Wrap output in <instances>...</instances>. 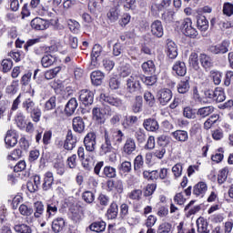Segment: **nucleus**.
Instances as JSON below:
<instances>
[{
    "instance_id": "052dcab7",
    "label": "nucleus",
    "mask_w": 233,
    "mask_h": 233,
    "mask_svg": "<svg viewBox=\"0 0 233 233\" xmlns=\"http://www.w3.org/2000/svg\"><path fill=\"white\" fill-rule=\"evenodd\" d=\"M144 99L149 106H152L156 104V97L154 96V95H152V93H150V91L145 92Z\"/></svg>"
},
{
    "instance_id": "a211bd4d",
    "label": "nucleus",
    "mask_w": 233,
    "mask_h": 233,
    "mask_svg": "<svg viewBox=\"0 0 233 233\" xmlns=\"http://www.w3.org/2000/svg\"><path fill=\"white\" fill-rule=\"evenodd\" d=\"M207 190H208V187L207 186V183L198 182L197 185H195L193 188V194L194 196H200V198H203V196L207 194Z\"/></svg>"
},
{
    "instance_id": "5fc2aeb1",
    "label": "nucleus",
    "mask_w": 233,
    "mask_h": 233,
    "mask_svg": "<svg viewBox=\"0 0 233 233\" xmlns=\"http://www.w3.org/2000/svg\"><path fill=\"white\" fill-rule=\"evenodd\" d=\"M17 86H18L17 82L15 81L12 82L10 86H6V89H5L6 94L10 96V97H12V96H15V94H17Z\"/></svg>"
},
{
    "instance_id": "473e14b6",
    "label": "nucleus",
    "mask_w": 233,
    "mask_h": 233,
    "mask_svg": "<svg viewBox=\"0 0 233 233\" xmlns=\"http://www.w3.org/2000/svg\"><path fill=\"white\" fill-rule=\"evenodd\" d=\"M142 70L145 74H149L150 76H154L156 74V65L154 61L148 60L142 64Z\"/></svg>"
},
{
    "instance_id": "f704fd0d",
    "label": "nucleus",
    "mask_w": 233,
    "mask_h": 233,
    "mask_svg": "<svg viewBox=\"0 0 233 233\" xmlns=\"http://www.w3.org/2000/svg\"><path fill=\"white\" fill-rule=\"evenodd\" d=\"M114 150H117L116 147H114L110 143L104 140L100 147V154L101 156H106V154H112Z\"/></svg>"
},
{
    "instance_id": "49530a36",
    "label": "nucleus",
    "mask_w": 233,
    "mask_h": 233,
    "mask_svg": "<svg viewBox=\"0 0 233 233\" xmlns=\"http://www.w3.org/2000/svg\"><path fill=\"white\" fill-rule=\"evenodd\" d=\"M228 167H224L219 171L218 177V183L219 185H223L225 181H227V177H228Z\"/></svg>"
},
{
    "instance_id": "680f3d73",
    "label": "nucleus",
    "mask_w": 233,
    "mask_h": 233,
    "mask_svg": "<svg viewBox=\"0 0 233 233\" xmlns=\"http://www.w3.org/2000/svg\"><path fill=\"white\" fill-rule=\"evenodd\" d=\"M33 121L35 123H39V121L41 120V109L36 107L35 109H33L31 112H29Z\"/></svg>"
},
{
    "instance_id": "f257e3e1",
    "label": "nucleus",
    "mask_w": 233,
    "mask_h": 233,
    "mask_svg": "<svg viewBox=\"0 0 233 233\" xmlns=\"http://www.w3.org/2000/svg\"><path fill=\"white\" fill-rule=\"evenodd\" d=\"M103 137L104 141L109 143L110 145H112V147L118 149L121 143H123L125 134L120 129L115 131H108L105 129Z\"/></svg>"
},
{
    "instance_id": "4468645a",
    "label": "nucleus",
    "mask_w": 233,
    "mask_h": 233,
    "mask_svg": "<svg viewBox=\"0 0 233 233\" xmlns=\"http://www.w3.org/2000/svg\"><path fill=\"white\" fill-rule=\"evenodd\" d=\"M103 52V47H101L99 45H95L92 53H91V64L90 68H94L95 66H97V57L101 56V53Z\"/></svg>"
},
{
    "instance_id": "f8f14e48",
    "label": "nucleus",
    "mask_w": 233,
    "mask_h": 233,
    "mask_svg": "<svg viewBox=\"0 0 233 233\" xmlns=\"http://www.w3.org/2000/svg\"><path fill=\"white\" fill-rule=\"evenodd\" d=\"M160 105H167L172 99V91L168 88L160 89L157 93Z\"/></svg>"
},
{
    "instance_id": "79ce46f5",
    "label": "nucleus",
    "mask_w": 233,
    "mask_h": 233,
    "mask_svg": "<svg viewBox=\"0 0 233 233\" xmlns=\"http://www.w3.org/2000/svg\"><path fill=\"white\" fill-rule=\"evenodd\" d=\"M143 108V97L141 96H136L135 103L133 104L132 110L135 114H139Z\"/></svg>"
},
{
    "instance_id": "412c9836",
    "label": "nucleus",
    "mask_w": 233,
    "mask_h": 233,
    "mask_svg": "<svg viewBox=\"0 0 233 233\" xmlns=\"http://www.w3.org/2000/svg\"><path fill=\"white\" fill-rule=\"evenodd\" d=\"M52 185H54V174L52 172H46L44 177L42 188L46 191L51 190Z\"/></svg>"
},
{
    "instance_id": "c9c22d12",
    "label": "nucleus",
    "mask_w": 233,
    "mask_h": 233,
    "mask_svg": "<svg viewBox=\"0 0 233 233\" xmlns=\"http://www.w3.org/2000/svg\"><path fill=\"white\" fill-rule=\"evenodd\" d=\"M89 228L93 232H104V230L106 228V223L105 221L93 222L89 226Z\"/></svg>"
},
{
    "instance_id": "864d4df0",
    "label": "nucleus",
    "mask_w": 233,
    "mask_h": 233,
    "mask_svg": "<svg viewBox=\"0 0 233 233\" xmlns=\"http://www.w3.org/2000/svg\"><path fill=\"white\" fill-rule=\"evenodd\" d=\"M144 165H145V161L143 160V156L141 155L137 156L134 160V170L140 171L141 168H143Z\"/></svg>"
},
{
    "instance_id": "2eb2a0df",
    "label": "nucleus",
    "mask_w": 233,
    "mask_h": 233,
    "mask_svg": "<svg viewBox=\"0 0 233 233\" xmlns=\"http://www.w3.org/2000/svg\"><path fill=\"white\" fill-rule=\"evenodd\" d=\"M123 152L127 156H132V154L136 152V140H134V138L132 137L127 138L123 147Z\"/></svg>"
},
{
    "instance_id": "1a4fd4ad",
    "label": "nucleus",
    "mask_w": 233,
    "mask_h": 233,
    "mask_svg": "<svg viewBox=\"0 0 233 233\" xmlns=\"http://www.w3.org/2000/svg\"><path fill=\"white\" fill-rule=\"evenodd\" d=\"M228 46H230V42L224 40L221 44L211 46L209 51L211 54H227L228 52Z\"/></svg>"
},
{
    "instance_id": "7ed1b4c3",
    "label": "nucleus",
    "mask_w": 233,
    "mask_h": 233,
    "mask_svg": "<svg viewBox=\"0 0 233 233\" xmlns=\"http://www.w3.org/2000/svg\"><path fill=\"white\" fill-rule=\"evenodd\" d=\"M110 107L108 106H103L101 107L95 106L92 110L93 119L96 121L98 125H105V116L108 114Z\"/></svg>"
},
{
    "instance_id": "e433bc0d",
    "label": "nucleus",
    "mask_w": 233,
    "mask_h": 233,
    "mask_svg": "<svg viewBox=\"0 0 233 233\" xmlns=\"http://www.w3.org/2000/svg\"><path fill=\"white\" fill-rule=\"evenodd\" d=\"M197 25H198V28L202 32H207V30H208V20H207V17L203 15L198 16Z\"/></svg>"
},
{
    "instance_id": "a19ab883",
    "label": "nucleus",
    "mask_w": 233,
    "mask_h": 233,
    "mask_svg": "<svg viewBox=\"0 0 233 233\" xmlns=\"http://www.w3.org/2000/svg\"><path fill=\"white\" fill-rule=\"evenodd\" d=\"M213 99L217 101V103H223V101L227 99V96H225V91H223L221 87H217L215 89V95Z\"/></svg>"
},
{
    "instance_id": "13d9d810",
    "label": "nucleus",
    "mask_w": 233,
    "mask_h": 233,
    "mask_svg": "<svg viewBox=\"0 0 233 233\" xmlns=\"http://www.w3.org/2000/svg\"><path fill=\"white\" fill-rule=\"evenodd\" d=\"M58 72H61V67H55L45 73V77L47 80L54 79L57 76Z\"/></svg>"
},
{
    "instance_id": "6e6552de",
    "label": "nucleus",
    "mask_w": 233,
    "mask_h": 233,
    "mask_svg": "<svg viewBox=\"0 0 233 233\" xmlns=\"http://www.w3.org/2000/svg\"><path fill=\"white\" fill-rule=\"evenodd\" d=\"M19 212L22 216H25V221L28 225H32V223H34V217L32 216V214H34V208L22 204L19 207Z\"/></svg>"
},
{
    "instance_id": "39448f33",
    "label": "nucleus",
    "mask_w": 233,
    "mask_h": 233,
    "mask_svg": "<svg viewBox=\"0 0 233 233\" xmlns=\"http://www.w3.org/2000/svg\"><path fill=\"white\" fill-rule=\"evenodd\" d=\"M182 31L187 37L196 39L198 37V30L192 26V19L185 18L182 22Z\"/></svg>"
},
{
    "instance_id": "9b49d317",
    "label": "nucleus",
    "mask_w": 233,
    "mask_h": 233,
    "mask_svg": "<svg viewBox=\"0 0 233 233\" xmlns=\"http://www.w3.org/2000/svg\"><path fill=\"white\" fill-rule=\"evenodd\" d=\"M30 25L33 30H46V28L50 26V25H48V22L41 17L34 18L31 21Z\"/></svg>"
},
{
    "instance_id": "cd10ccee",
    "label": "nucleus",
    "mask_w": 233,
    "mask_h": 233,
    "mask_svg": "<svg viewBox=\"0 0 233 233\" xmlns=\"http://www.w3.org/2000/svg\"><path fill=\"white\" fill-rule=\"evenodd\" d=\"M65 228V219L63 218H56L52 222V230L55 233H59Z\"/></svg>"
},
{
    "instance_id": "f3484780",
    "label": "nucleus",
    "mask_w": 233,
    "mask_h": 233,
    "mask_svg": "<svg viewBox=\"0 0 233 233\" xmlns=\"http://www.w3.org/2000/svg\"><path fill=\"white\" fill-rule=\"evenodd\" d=\"M77 106H79V104L77 103V99L76 97H72L67 102L65 107V112L66 116H72L77 109Z\"/></svg>"
},
{
    "instance_id": "58836bf2",
    "label": "nucleus",
    "mask_w": 233,
    "mask_h": 233,
    "mask_svg": "<svg viewBox=\"0 0 233 233\" xmlns=\"http://www.w3.org/2000/svg\"><path fill=\"white\" fill-rule=\"evenodd\" d=\"M22 106L27 114H30L31 111H33L37 106H35V102L32 100V98H27L22 103Z\"/></svg>"
},
{
    "instance_id": "4d7b16f0",
    "label": "nucleus",
    "mask_w": 233,
    "mask_h": 233,
    "mask_svg": "<svg viewBox=\"0 0 233 233\" xmlns=\"http://www.w3.org/2000/svg\"><path fill=\"white\" fill-rule=\"evenodd\" d=\"M170 230H172V224L163 222L158 226L157 233H170Z\"/></svg>"
},
{
    "instance_id": "e2e57ef3",
    "label": "nucleus",
    "mask_w": 233,
    "mask_h": 233,
    "mask_svg": "<svg viewBox=\"0 0 233 233\" xmlns=\"http://www.w3.org/2000/svg\"><path fill=\"white\" fill-rule=\"evenodd\" d=\"M57 99L56 96H51L45 104V110H54L56 108V102Z\"/></svg>"
},
{
    "instance_id": "ea45409f",
    "label": "nucleus",
    "mask_w": 233,
    "mask_h": 233,
    "mask_svg": "<svg viewBox=\"0 0 233 233\" xmlns=\"http://www.w3.org/2000/svg\"><path fill=\"white\" fill-rule=\"evenodd\" d=\"M189 66L194 68V70H199V58L197 53H191L188 59Z\"/></svg>"
},
{
    "instance_id": "4be33fe9",
    "label": "nucleus",
    "mask_w": 233,
    "mask_h": 233,
    "mask_svg": "<svg viewBox=\"0 0 233 233\" xmlns=\"http://www.w3.org/2000/svg\"><path fill=\"white\" fill-rule=\"evenodd\" d=\"M105 79V73L97 70L91 73V82L96 86H99Z\"/></svg>"
},
{
    "instance_id": "37998d69",
    "label": "nucleus",
    "mask_w": 233,
    "mask_h": 233,
    "mask_svg": "<svg viewBox=\"0 0 233 233\" xmlns=\"http://www.w3.org/2000/svg\"><path fill=\"white\" fill-rule=\"evenodd\" d=\"M103 175L109 179H112L117 176L116 167L106 166L103 169Z\"/></svg>"
},
{
    "instance_id": "c03bdc74",
    "label": "nucleus",
    "mask_w": 233,
    "mask_h": 233,
    "mask_svg": "<svg viewBox=\"0 0 233 233\" xmlns=\"http://www.w3.org/2000/svg\"><path fill=\"white\" fill-rule=\"evenodd\" d=\"M117 212H118L117 204L112 203L109 208L107 209L108 219H116L117 218Z\"/></svg>"
},
{
    "instance_id": "aec40b11",
    "label": "nucleus",
    "mask_w": 233,
    "mask_h": 233,
    "mask_svg": "<svg viewBox=\"0 0 233 233\" xmlns=\"http://www.w3.org/2000/svg\"><path fill=\"white\" fill-rule=\"evenodd\" d=\"M215 110L216 108L214 107V106L200 107L197 111V116H198V117H202L203 119H205V117H208V116L214 114Z\"/></svg>"
},
{
    "instance_id": "09e8293b",
    "label": "nucleus",
    "mask_w": 233,
    "mask_h": 233,
    "mask_svg": "<svg viewBox=\"0 0 233 233\" xmlns=\"http://www.w3.org/2000/svg\"><path fill=\"white\" fill-rule=\"evenodd\" d=\"M201 92V88H199L198 86H193L192 88V97L196 103H203V98L201 97V95L199 94Z\"/></svg>"
},
{
    "instance_id": "0e129e2a",
    "label": "nucleus",
    "mask_w": 233,
    "mask_h": 233,
    "mask_svg": "<svg viewBox=\"0 0 233 233\" xmlns=\"http://www.w3.org/2000/svg\"><path fill=\"white\" fill-rule=\"evenodd\" d=\"M82 198L86 203H94V199H96V196L92 191H85Z\"/></svg>"
},
{
    "instance_id": "774afa93",
    "label": "nucleus",
    "mask_w": 233,
    "mask_h": 233,
    "mask_svg": "<svg viewBox=\"0 0 233 233\" xmlns=\"http://www.w3.org/2000/svg\"><path fill=\"white\" fill-rule=\"evenodd\" d=\"M175 15L176 13L174 11L169 10L162 15V19L167 23H172V21H174Z\"/></svg>"
},
{
    "instance_id": "6ab92c4d",
    "label": "nucleus",
    "mask_w": 233,
    "mask_h": 233,
    "mask_svg": "<svg viewBox=\"0 0 233 233\" xmlns=\"http://www.w3.org/2000/svg\"><path fill=\"white\" fill-rule=\"evenodd\" d=\"M167 56L169 59H176L177 57V46L173 41L167 44Z\"/></svg>"
},
{
    "instance_id": "338daca9",
    "label": "nucleus",
    "mask_w": 233,
    "mask_h": 233,
    "mask_svg": "<svg viewBox=\"0 0 233 233\" xmlns=\"http://www.w3.org/2000/svg\"><path fill=\"white\" fill-rule=\"evenodd\" d=\"M223 14L224 15H228V17H230V15H233V4L225 3L223 5Z\"/></svg>"
},
{
    "instance_id": "2f4dec72",
    "label": "nucleus",
    "mask_w": 233,
    "mask_h": 233,
    "mask_svg": "<svg viewBox=\"0 0 233 233\" xmlns=\"http://www.w3.org/2000/svg\"><path fill=\"white\" fill-rule=\"evenodd\" d=\"M76 143H77V139L74 138L72 133H67L66 139L64 144V148L66 150H74V148H76Z\"/></svg>"
},
{
    "instance_id": "423d86ee",
    "label": "nucleus",
    "mask_w": 233,
    "mask_h": 233,
    "mask_svg": "<svg viewBox=\"0 0 233 233\" xmlns=\"http://www.w3.org/2000/svg\"><path fill=\"white\" fill-rule=\"evenodd\" d=\"M79 101L85 106H90L94 103V92L88 89H82L79 92Z\"/></svg>"
},
{
    "instance_id": "a878e982",
    "label": "nucleus",
    "mask_w": 233,
    "mask_h": 233,
    "mask_svg": "<svg viewBox=\"0 0 233 233\" xmlns=\"http://www.w3.org/2000/svg\"><path fill=\"white\" fill-rule=\"evenodd\" d=\"M219 114L211 115L203 124L204 130H210L213 125L219 121Z\"/></svg>"
},
{
    "instance_id": "4c0bfd02",
    "label": "nucleus",
    "mask_w": 233,
    "mask_h": 233,
    "mask_svg": "<svg viewBox=\"0 0 233 233\" xmlns=\"http://www.w3.org/2000/svg\"><path fill=\"white\" fill-rule=\"evenodd\" d=\"M55 62L56 57H54L52 55H46L41 59V64L44 68H48L49 66H52Z\"/></svg>"
},
{
    "instance_id": "c756f323",
    "label": "nucleus",
    "mask_w": 233,
    "mask_h": 233,
    "mask_svg": "<svg viewBox=\"0 0 233 233\" xmlns=\"http://www.w3.org/2000/svg\"><path fill=\"white\" fill-rule=\"evenodd\" d=\"M171 136L177 140L180 141V143H185L188 141V133L185 130H177L171 133Z\"/></svg>"
},
{
    "instance_id": "a18cd8bd",
    "label": "nucleus",
    "mask_w": 233,
    "mask_h": 233,
    "mask_svg": "<svg viewBox=\"0 0 233 233\" xmlns=\"http://www.w3.org/2000/svg\"><path fill=\"white\" fill-rule=\"evenodd\" d=\"M14 230L17 233H32V228L26 224H16Z\"/></svg>"
},
{
    "instance_id": "dca6fc26",
    "label": "nucleus",
    "mask_w": 233,
    "mask_h": 233,
    "mask_svg": "<svg viewBox=\"0 0 233 233\" xmlns=\"http://www.w3.org/2000/svg\"><path fill=\"white\" fill-rule=\"evenodd\" d=\"M73 130L78 134L85 132V121L81 116H76L73 118Z\"/></svg>"
},
{
    "instance_id": "393cba45",
    "label": "nucleus",
    "mask_w": 233,
    "mask_h": 233,
    "mask_svg": "<svg viewBox=\"0 0 233 233\" xmlns=\"http://www.w3.org/2000/svg\"><path fill=\"white\" fill-rule=\"evenodd\" d=\"M199 62H200V65L203 66V68H205V70H208V68H212V66H214V62L212 61V57L205 54H200Z\"/></svg>"
},
{
    "instance_id": "bf43d9fd",
    "label": "nucleus",
    "mask_w": 233,
    "mask_h": 233,
    "mask_svg": "<svg viewBox=\"0 0 233 233\" xmlns=\"http://www.w3.org/2000/svg\"><path fill=\"white\" fill-rule=\"evenodd\" d=\"M1 66L3 72H10V70H12V67L14 66V63L10 59H4L1 63Z\"/></svg>"
},
{
    "instance_id": "603ef678",
    "label": "nucleus",
    "mask_w": 233,
    "mask_h": 233,
    "mask_svg": "<svg viewBox=\"0 0 233 233\" xmlns=\"http://www.w3.org/2000/svg\"><path fill=\"white\" fill-rule=\"evenodd\" d=\"M57 214V206L56 204H47L46 206V218L50 219L53 216Z\"/></svg>"
},
{
    "instance_id": "3c124183",
    "label": "nucleus",
    "mask_w": 233,
    "mask_h": 233,
    "mask_svg": "<svg viewBox=\"0 0 233 233\" xmlns=\"http://www.w3.org/2000/svg\"><path fill=\"white\" fill-rule=\"evenodd\" d=\"M132 75V66L130 65H125L122 67H120L119 71V76L120 77H128V76Z\"/></svg>"
},
{
    "instance_id": "6e6d98bb",
    "label": "nucleus",
    "mask_w": 233,
    "mask_h": 233,
    "mask_svg": "<svg viewBox=\"0 0 233 233\" xmlns=\"http://www.w3.org/2000/svg\"><path fill=\"white\" fill-rule=\"evenodd\" d=\"M67 25L69 26V30H71L73 34H77L79 32V28H81V25L76 20L69 19Z\"/></svg>"
},
{
    "instance_id": "b1692460",
    "label": "nucleus",
    "mask_w": 233,
    "mask_h": 233,
    "mask_svg": "<svg viewBox=\"0 0 233 233\" xmlns=\"http://www.w3.org/2000/svg\"><path fill=\"white\" fill-rule=\"evenodd\" d=\"M5 143L6 147H15L17 145V137L15 136V133L14 131H7L5 137Z\"/></svg>"
},
{
    "instance_id": "bb28decb",
    "label": "nucleus",
    "mask_w": 233,
    "mask_h": 233,
    "mask_svg": "<svg viewBox=\"0 0 233 233\" xmlns=\"http://www.w3.org/2000/svg\"><path fill=\"white\" fill-rule=\"evenodd\" d=\"M119 13L120 11L117 6L111 7L106 14L109 23H116L119 19Z\"/></svg>"
},
{
    "instance_id": "f03ea898",
    "label": "nucleus",
    "mask_w": 233,
    "mask_h": 233,
    "mask_svg": "<svg viewBox=\"0 0 233 233\" xmlns=\"http://www.w3.org/2000/svg\"><path fill=\"white\" fill-rule=\"evenodd\" d=\"M143 75L139 73H132V75L127 80V90L129 94H136V92H141V81Z\"/></svg>"
},
{
    "instance_id": "de8ad7c7",
    "label": "nucleus",
    "mask_w": 233,
    "mask_h": 233,
    "mask_svg": "<svg viewBox=\"0 0 233 233\" xmlns=\"http://www.w3.org/2000/svg\"><path fill=\"white\" fill-rule=\"evenodd\" d=\"M15 122H16L18 128H20L21 130H23V128L26 127V119L25 117V115H23V113H18L16 115Z\"/></svg>"
},
{
    "instance_id": "ddd939ff",
    "label": "nucleus",
    "mask_w": 233,
    "mask_h": 233,
    "mask_svg": "<svg viewBox=\"0 0 233 233\" xmlns=\"http://www.w3.org/2000/svg\"><path fill=\"white\" fill-rule=\"evenodd\" d=\"M100 101L112 105V106H123V100H121V98L106 96L105 94L100 95Z\"/></svg>"
},
{
    "instance_id": "7c9ffc66",
    "label": "nucleus",
    "mask_w": 233,
    "mask_h": 233,
    "mask_svg": "<svg viewBox=\"0 0 233 233\" xmlns=\"http://www.w3.org/2000/svg\"><path fill=\"white\" fill-rule=\"evenodd\" d=\"M173 71L176 72L177 76H185L187 74V66L185 65V62L177 61L173 66Z\"/></svg>"
},
{
    "instance_id": "8fccbe9b",
    "label": "nucleus",
    "mask_w": 233,
    "mask_h": 233,
    "mask_svg": "<svg viewBox=\"0 0 233 233\" xmlns=\"http://www.w3.org/2000/svg\"><path fill=\"white\" fill-rule=\"evenodd\" d=\"M54 168L59 176H63L66 172L65 163L62 160H56L54 163Z\"/></svg>"
},
{
    "instance_id": "69168bd1",
    "label": "nucleus",
    "mask_w": 233,
    "mask_h": 233,
    "mask_svg": "<svg viewBox=\"0 0 233 233\" xmlns=\"http://www.w3.org/2000/svg\"><path fill=\"white\" fill-rule=\"evenodd\" d=\"M183 114L184 117H187V119H196V111H194L192 107H185Z\"/></svg>"
},
{
    "instance_id": "9d476101",
    "label": "nucleus",
    "mask_w": 233,
    "mask_h": 233,
    "mask_svg": "<svg viewBox=\"0 0 233 233\" xmlns=\"http://www.w3.org/2000/svg\"><path fill=\"white\" fill-rule=\"evenodd\" d=\"M143 127L147 132H159V122L155 118H147L143 121Z\"/></svg>"
},
{
    "instance_id": "72a5a7b5",
    "label": "nucleus",
    "mask_w": 233,
    "mask_h": 233,
    "mask_svg": "<svg viewBox=\"0 0 233 233\" xmlns=\"http://www.w3.org/2000/svg\"><path fill=\"white\" fill-rule=\"evenodd\" d=\"M34 218H39L45 214V205L41 201L34 203Z\"/></svg>"
},
{
    "instance_id": "20e7f679",
    "label": "nucleus",
    "mask_w": 233,
    "mask_h": 233,
    "mask_svg": "<svg viewBox=\"0 0 233 233\" xmlns=\"http://www.w3.org/2000/svg\"><path fill=\"white\" fill-rule=\"evenodd\" d=\"M84 145H85L86 150L87 152H90V154H92L96 150V146L97 145V136H96V133L94 132L87 133L84 138Z\"/></svg>"
},
{
    "instance_id": "c85d7f7f",
    "label": "nucleus",
    "mask_w": 233,
    "mask_h": 233,
    "mask_svg": "<svg viewBox=\"0 0 233 233\" xmlns=\"http://www.w3.org/2000/svg\"><path fill=\"white\" fill-rule=\"evenodd\" d=\"M190 90V78H184L177 85L178 94H187Z\"/></svg>"
},
{
    "instance_id": "0eeeda50",
    "label": "nucleus",
    "mask_w": 233,
    "mask_h": 233,
    "mask_svg": "<svg viewBox=\"0 0 233 233\" xmlns=\"http://www.w3.org/2000/svg\"><path fill=\"white\" fill-rule=\"evenodd\" d=\"M150 32L154 37L161 38L165 34V30L163 29V24L159 20H155L151 23Z\"/></svg>"
},
{
    "instance_id": "5701e85b",
    "label": "nucleus",
    "mask_w": 233,
    "mask_h": 233,
    "mask_svg": "<svg viewBox=\"0 0 233 233\" xmlns=\"http://www.w3.org/2000/svg\"><path fill=\"white\" fill-rule=\"evenodd\" d=\"M198 227V233H209L208 230V222L205 218H198L196 221Z\"/></svg>"
}]
</instances>
